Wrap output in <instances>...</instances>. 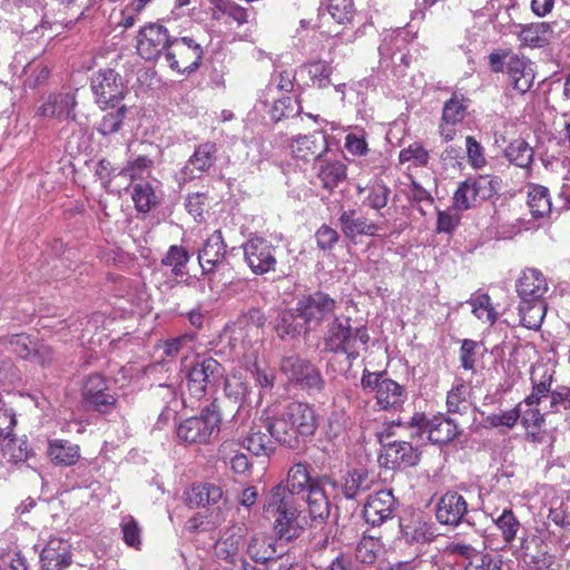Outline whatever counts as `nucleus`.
I'll list each match as a JSON object with an SVG mask.
<instances>
[{"instance_id":"obj_38","label":"nucleus","mask_w":570,"mask_h":570,"mask_svg":"<svg viewBox=\"0 0 570 570\" xmlns=\"http://www.w3.org/2000/svg\"><path fill=\"white\" fill-rule=\"evenodd\" d=\"M374 479L366 469H353L347 472L343 483V494L346 499H354L360 493L371 490Z\"/></svg>"},{"instance_id":"obj_35","label":"nucleus","mask_w":570,"mask_h":570,"mask_svg":"<svg viewBox=\"0 0 570 570\" xmlns=\"http://www.w3.org/2000/svg\"><path fill=\"white\" fill-rule=\"evenodd\" d=\"M392 190L383 180H375L370 186L356 185L357 196H363V205L380 212L389 204Z\"/></svg>"},{"instance_id":"obj_48","label":"nucleus","mask_w":570,"mask_h":570,"mask_svg":"<svg viewBox=\"0 0 570 570\" xmlns=\"http://www.w3.org/2000/svg\"><path fill=\"white\" fill-rule=\"evenodd\" d=\"M382 551V542L372 535H363L355 549L356 559L364 564H373Z\"/></svg>"},{"instance_id":"obj_34","label":"nucleus","mask_w":570,"mask_h":570,"mask_svg":"<svg viewBox=\"0 0 570 570\" xmlns=\"http://www.w3.org/2000/svg\"><path fill=\"white\" fill-rule=\"evenodd\" d=\"M47 455L55 465L71 466L80 459V448L68 440L55 439L48 442Z\"/></svg>"},{"instance_id":"obj_59","label":"nucleus","mask_w":570,"mask_h":570,"mask_svg":"<svg viewBox=\"0 0 570 570\" xmlns=\"http://www.w3.org/2000/svg\"><path fill=\"white\" fill-rule=\"evenodd\" d=\"M122 540L131 548L140 549L141 546V529L138 522L131 517H126L121 524Z\"/></svg>"},{"instance_id":"obj_15","label":"nucleus","mask_w":570,"mask_h":570,"mask_svg":"<svg viewBox=\"0 0 570 570\" xmlns=\"http://www.w3.org/2000/svg\"><path fill=\"white\" fill-rule=\"evenodd\" d=\"M282 373L303 390L321 391L324 380L320 370L308 360L298 355L285 356L281 361Z\"/></svg>"},{"instance_id":"obj_18","label":"nucleus","mask_w":570,"mask_h":570,"mask_svg":"<svg viewBox=\"0 0 570 570\" xmlns=\"http://www.w3.org/2000/svg\"><path fill=\"white\" fill-rule=\"evenodd\" d=\"M289 147L295 159L309 163L327 153L328 142L324 131L315 130L307 135L294 137Z\"/></svg>"},{"instance_id":"obj_12","label":"nucleus","mask_w":570,"mask_h":570,"mask_svg":"<svg viewBox=\"0 0 570 570\" xmlns=\"http://www.w3.org/2000/svg\"><path fill=\"white\" fill-rule=\"evenodd\" d=\"M227 245L224 242V236L220 229L214 230L205 240L203 248L198 253V262L202 273L207 277L210 287H214L217 281V274H224L228 266L226 259Z\"/></svg>"},{"instance_id":"obj_32","label":"nucleus","mask_w":570,"mask_h":570,"mask_svg":"<svg viewBox=\"0 0 570 570\" xmlns=\"http://www.w3.org/2000/svg\"><path fill=\"white\" fill-rule=\"evenodd\" d=\"M218 160V146L214 141H205L196 146L187 160L185 171L209 173Z\"/></svg>"},{"instance_id":"obj_1","label":"nucleus","mask_w":570,"mask_h":570,"mask_svg":"<svg viewBox=\"0 0 570 570\" xmlns=\"http://www.w3.org/2000/svg\"><path fill=\"white\" fill-rule=\"evenodd\" d=\"M316 483L309 475L308 464L299 462L288 470L285 485L279 483L272 488L264 504V514L267 519H274L278 539L291 541L301 535L304 528L298 520V497Z\"/></svg>"},{"instance_id":"obj_62","label":"nucleus","mask_w":570,"mask_h":570,"mask_svg":"<svg viewBox=\"0 0 570 570\" xmlns=\"http://www.w3.org/2000/svg\"><path fill=\"white\" fill-rule=\"evenodd\" d=\"M197 340L196 333H184L177 337L164 341L163 354L168 358L176 357L184 346L194 343Z\"/></svg>"},{"instance_id":"obj_31","label":"nucleus","mask_w":570,"mask_h":570,"mask_svg":"<svg viewBox=\"0 0 570 570\" xmlns=\"http://www.w3.org/2000/svg\"><path fill=\"white\" fill-rule=\"evenodd\" d=\"M297 72L304 87L324 89L332 83L331 76L333 73V67L330 62L324 60L303 63L297 67Z\"/></svg>"},{"instance_id":"obj_60","label":"nucleus","mask_w":570,"mask_h":570,"mask_svg":"<svg viewBox=\"0 0 570 570\" xmlns=\"http://www.w3.org/2000/svg\"><path fill=\"white\" fill-rule=\"evenodd\" d=\"M502 560L490 553L474 552L465 566V570H501Z\"/></svg>"},{"instance_id":"obj_30","label":"nucleus","mask_w":570,"mask_h":570,"mask_svg":"<svg viewBox=\"0 0 570 570\" xmlns=\"http://www.w3.org/2000/svg\"><path fill=\"white\" fill-rule=\"evenodd\" d=\"M515 287L520 298H546L549 291L546 276L537 268H525Z\"/></svg>"},{"instance_id":"obj_14","label":"nucleus","mask_w":570,"mask_h":570,"mask_svg":"<svg viewBox=\"0 0 570 570\" xmlns=\"http://www.w3.org/2000/svg\"><path fill=\"white\" fill-rule=\"evenodd\" d=\"M244 261L255 275L275 272L276 246L264 237L254 236L243 244Z\"/></svg>"},{"instance_id":"obj_4","label":"nucleus","mask_w":570,"mask_h":570,"mask_svg":"<svg viewBox=\"0 0 570 570\" xmlns=\"http://www.w3.org/2000/svg\"><path fill=\"white\" fill-rule=\"evenodd\" d=\"M370 340L365 325L353 327L350 316L338 315L327 323L322 344L325 353L344 355L346 361L353 364L367 351Z\"/></svg>"},{"instance_id":"obj_22","label":"nucleus","mask_w":570,"mask_h":570,"mask_svg":"<svg viewBox=\"0 0 570 570\" xmlns=\"http://www.w3.org/2000/svg\"><path fill=\"white\" fill-rule=\"evenodd\" d=\"M395 498L391 490H381L370 495L364 505V518L373 527L391 519L395 510Z\"/></svg>"},{"instance_id":"obj_9","label":"nucleus","mask_w":570,"mask_h":570,"mask_svg":"<svg viewBox=\"0 0 570 570\" xmlns=\"http://www.w3.org/2000/svg\"><path fill=\"white\" fill-rule=\"evenodd\" d=\"M224 376V366L213 357L196 358L186 368V390L190 396L200 400L206 396Z\"/></svg>"},{"instance_id":"obj_39","label":"nucleus","mask_w":570,"mask_h":570,"mask_svg":"<svg viewBox=\"0 0 570 570\" xmlns=\"http://www.w3.org/2000/svg\"><path fill=\"white\" fill-rule=\"evenodd\" d=\"M504 156L517 167L529 170L533 164L534 150L524 139L517 138L505 147Z\"/></svg>"},{"instance_id":"obj_49","label":"nucleus","mask_w":570,"mask_h":570,"mask_svg":"<svg viewBox=\"0 0 570 570\" xmlns=\"http://www.w3.org/2000/svg\"><path fill=\"white\" fill-rule=\"evenodd\" d=\"M469 395L470 387L469 385L460 380L458 381L452 389L448 392L446 395V406L450 413H462L468 409L469 405Z\"/></svg>"},{"instance_id":"obj_44","label":"nucleus","mask_w":570,"mask_h":570,"mask_svg":"<svg viewBox=\"0 0 570 570\" xmlns=\"http://www.w3.org/2000/svg\"><path fill=\"white\" fill-rule=\"evenodd\" d=\"M131 199L138 213H149L157 204L158 197L148 181L132 185Z\"/></svg>"},{"instance_id":"obj_7","label":"nucleus","mask_w":570,"mask_h":570,"mask_svg":"<svg viewBox=\"0 0 570 570\" xmlns=\"http://www.w3.org/2000/svg\"><path fill=\"white\" fill-rule=\"evenodd\" d=\"M337 307V301L330 294L323 291H315L303 295L297 301L295 313L303 321L305 333H309L337 316L335 314Z\"/></svg>"},{"instance_id":"obj_36","label":"nucleus","mask_w":570,"mask_h":570,"mask_svg":"<svg viewBox=\"0 0 570 570\" xmlns=\"http://www.w3.org/2000/svg\"><path fill=\"white\" fill-rule=\"evenodd\" d=\"M278 548L279 546L277 544L276 538L265 533H257L250 538L247 546V553L255 562L265 564L266 561L277 554Z\"/></svg>"},{"instance_id":"obj_56","label":"nucleus","mask_w":570,"mask_h":570,"mask_svg":"<svg viewBox=\"0 0 570 570\" xmlns=\"http://www.w3.org/2000/svg\"><path fill=\"white\" fill-rule=\"evenodd\" d=\"M126 116V107L122 106L117 110L107 112L100 120L97 130L102 136H108L117 132L124 122Z\"/></svg>"},{"instance_id":"obj_57","label":"nucleus","mask_w":570,"mask_h":570,"mask_svg":"<svg viewBox=\"0 0 570 570\" xmlns=\"http://www.w3.org/2000/svg\"><path fill=\"white\" fill-rule=\"evenodd\" d=\"M224 392L228 399L242 403L249 393V384L240 376L232 375L225 381Z\"/></svg>"},{"instance_id":"obj_50","label":"nucleus","mask_w":570,"mask_h":570,"mask_svg":"<svg viewBox=\"0 0 570 570\" xmlns=\"http://www.w3.org/2000/svg\"><path fill=\"white\" fill-rule=\"evenodd\" d=\"M430 160L429 150L420 141H414L399 153L401 164L410 163L414 167H425Z\"/></svg>"},{"instance_id":"obj_55","label":"nucleus","mask_w":570,"mask_h":570,"mask_svg":"<svg viewBox=\"0 0 570 570\" xmlns=\"http://www.w3.org/2000/svg\"><path fill=\"white\" fill-rule=\"evenodd\" d=\"M297 313L292 311L284 312L275 326L277 335L282 340L296 337L301 334L302 325L296 323Z\"/></svg>"},{"instance_id":"obj_53","label":"nucleus","mask_w":570,"mask_h":570,"mask_svg":"<svg viewBox=\"0 0 570 570\" xmlns=\"http://www.w3.org/2000/svg\"><path fill=\"white\" fill-rule=\"evenodd\" d=\"M472 306V313L482 322H488L493 325L498 320V313L495 312L491 297L488 294H480L472 298L470 302Z\"/></svg>"},{"instance_id":"obj_23","label":"nucleus","mask_w":570,"mask_h":570,"mask_svg":"<svg viewBox=\"0 0 570 570\" xmlns=\"http://www.w3.org/2000/svg\"><path fill=\"white\" fill-rule=\"evenodd\" d=\"M77 100L71 92L50 94L38 108V115L45 118H52L58 121L66 119L76 120L75 108Z\"/></svg>"},{"instance_id":"obj_3","label":"nucleus","mask_w":570,"mask_h":570,"mask_svg":"<svg viewBox=\"0 0 570 570\" xmlns=\"http://www.w3.org/2000/svg\"><path fill=\"white\" fill-rule=\"evenodd\" d=\"M542 370L540 376L532 372L531 393L517 404L519 421L524 429L525 438L533 443H542L547 432V417L546 413L541 412L540 404L544 397H548L556 373L546 366Z\"/></svg>"},{"instance_id":"obj_54","label":"nucleus","mask_w":570,"mask_h":570,"mask_svg":"<svg viewBox=\"0 0 570 570\" xmlns=\"http://www.w3.org/2000/svg\"><path fill=\"white\" fill-rule=\"evenodd\" d=\"M269 438L261 431V429L250 428L246 438L243 441V446L246 448L254 455L266 454L271 448Z\"/></svg>"},{"instance_id":"obj_61","label":"nucleus","mask_w":570,"mask_h":570,"mask_svg":"<svg viewBox=\"0 0 570 570\" xmlns=\"http://www.w3.org/2000/svg\"><path fill=\"white\" fill-rule=\"evenodd\" d=\"M465 147L469 165L473 169L483 168L487 165V158L482 145L473 136H466Z\"/></svg>"},{"instance_id":"obj_17","label":"nucleus","mask_w":570,"mask_h":570,"mask_svg":"<svg viewBox=\"0 0 570 570\" xmlns=\"http://www.w3.org/2000/svg\"><path fill=\"white\" fill-rule=\"evenodd\" d=\"M212 20L217 24L240 28L256 20L254 9L244 8L234 0H208Z\"/></svg>"},{"instance_id":"obj_41","label":"nucleus","mask_w":570,"mask_h":570,"mask_svg":"<svg viewBox=\"0 0 570 570\" xmlns=\"http://www.w3.org/2000/svg\"><path fill=\"white\" fill-rule=\"evenodd\" d=\"M2 453L9 462L14 464L26 462L35 454L26 438H17L13 434L4 439Z\"/></svg>"},{"instance_id":"obj_8","label":"nucleus","mask_w":570,"mask_h":570,"mask_svg":"<svg viewBox=\"0 0 570 570\" xmlns=\"http://www.w3.org/2000/svg\"><path fill=\"white\" fill-rule=\"evenodd\" d=\"M222 414L217 401L205 406L199 415L188 417L177 426V436L187 443H209L212 436L219 432Z\"/></svg>"},{"instance_id":"obj_28","label":"nucleus","mask_w":570,"mask_h":570,"mask_svg":"<svg viewBox=\"0 0 570 570\" xmlns=\"http://www.w3.org/2000/svg\"><path fill=\"white\" fill-rule=\"evenodd\" d=\"M338 222L344 236L352 240L358 236H375L380 229L379 224L357 215L356 209L344 210Z\"/></svg>"},{"instance_id":"obj_46","label":"nucleus","mask_w":570,"mask_h":570,"mask_svg":"<svg viewBox=\"0 0 570 570\" xmlns=\"http://www.w3.org/2000/svg\"><path fill=\"white\" fill-rule=\"evenodd\" d=\"M226 515L223 511L222 507H217L215 510L210 512L209 515L203 513H196L191 518H189L186 522V529L191 532H199L208 530V525L218 527L223 522H225Z\"/></svg>"},{"instance_id":"obj_19","label":"nucleus","mask_w":570,"mask_h":570,"mask_svg":"<svg viewBox=\"0 0 570 570\" xmlns=\"http://www.w3.org/2000/svg\"><path fill=\"white\" fill-rule=\"evenodd\" d=\"M91 88L100 105H114L124 98L121 77L112 69L99 70L91 81Z\"/></svg>"},{"instance_id":"obj_24","label":"nucleus","mask_w":570,"mask_h":570,"mask_svg":"<svg viewBox=\"0 0 570 570\" xmlns=\"http://www.w3.org/2000/svg\"><path fill=\"white\" fill-rule=\"evenodd\" d=\"M42 570H66L72 563L71 544L61 538H51L40 553Z\"/></svg>"},{"instance_id":"obj_6","label":"nucleus","mask_w":570,"mask_h":570,"mask_svg":"<svg viewBox=\"0 0 570 570\" xmlns=\"http://www.w3.org/2000/svg\"><path fill=\"white\" fill-rule=\"evenodd\" d=\"M498 189L499 179L495 176H469L458 185L452 197V208L458 212L478 208L492 198Z\"/></svg>"},{"instance_id":"obj_63","label":"nucleus","mask_w":570,"mask_h":570,"mask_svg":"<svg viewBox=\"0 0 570 570\" xmlns=\"http://www.w3.org/2000/svg\"><path fill=\"white\" fill-rule=\"evenodd\" d=\"M154 161L147 156H138L118 173V175L129 176L131 180L141 178L146 170L153 167Z\"/></svg>"},{"instance_id":"obj_25","label":"nucleus","mask_w":570,"mask_h":570,"mask_svg":"<svg viewBox=\"0 0 570 570\" xmlns=\"http://www.w3.org/2000/svg\"><path fill=\"white\" fill-rule=\"evenodd\" d=\"M505 72L513 89L520 94L528 92L534 81V71L531 61L524 56L508 55L505 61Z\"/></svg>"},{"instance_id":"obj_27","label":"nucleus","mask_w":570,"mask_h":570,"mask_svg":"<svg viewBox=\"0 0 570 570\" xmlns=\"http://www.w3.org/2000/svg\"><path fill=\"white\" fill-rule=\"evenodd\" d=\"M468 511L465 499L458 492H446L436 505V519L442 524L456 525Z\"/></svg>"},{"instance_id":"obj_29","label":"nucleus","mask_w":570,"mask_h":570,"mask_svg":"<svg viewBox=\"0 0 570 570\" xmlns=\"http://www.w3.org/2000/svg\"><path fill=\"white\" fill-rule=\"evenodd\" d=\"M517 36L522 47L544 48L551 43L554 30L550 22H531L520 24Z\"/></svg>"},{"instance_id":"obj_64","label":"nucleus","mask_w":570,"mask_h":570,"mask_svg":"<svg viewBox=\"0 0 570 570\" xmlns=\"http://www.w3.org/2000/svg\"><path fill=\"white\" fill-rule=\"evenodd\" d=\"M479 347V343L473 340L465 338L462 341L460 362L465 371H474Z\"/></svg>"},{"instance_id":"obj_21","label":"nucleus","mask_w":570,"mask_h":570,"mask_svg":"<svg viewBox=\"0 0 570 570\" xmlns=\"http://www.w3.org/2000/svg\"><path fill=\"white\" fill-rule=\"evenodd\" d=\"M468 116V105L463 97L456 94L446 100L443 105L439 134L444 141H452L456 135L455 126L463 122Z\"/></svg>"},{"instance_id":"obj_42","label":"nucleus","mask_w":570,"mask_h":570,"mask_svg":"<svg viewBox=\"0 0 570 570\" xmlns=\"http://www.w3.org/2000/svg\"><path fill=\"white\" fill-rule=\"evenodd\" d=\"M528 206L533 218H543L551 213V199L547 187L533 185L529 187Z\"/></svg>"},{"instance_id":"obj_10","label":"nucleus","mask_w":570,"mask_h":570,"mask_svg":"<svg viewBox=\"0 0 570 570\" xmlns=\"http://www.w3.org/2000/svg\"><path fill=\"white\" fill-rule=\"evenodd\" d=\"M204 49L193 37H171L165 60L168 67L178 73H191L202 63Z\"/></svg>"},{"instance_id":"obj_5","label":"nucleus","mask_w":570,"mask_h":570,"mask_svg":"<svg viewBox=\"0 0 570 570\" xmlns=\"http://www.w3.org/2000/svg\"><path fill=\"white\" fill-rule=\"evenodd\" d=\"M361 387L365 394L375 400L381 411L399 412L407 401L406 387L391 379L386 371L372 372L368 368L362 371Z\"/></svg>"},{"instance_id":"obj_16","label":"nucleus","mask_w":570,"mask_h":570,"mask_svg":"<svg viewBox=\"0 0 570 570\" xmlns=\"http://www.w3.org/2000/svg\"><path fill=\"white\" fill-rule=\"evenodd\" d=\"M171 36L168 29L158 22H149L142 26L137 35V53L145 60H157L166 56Z\"/></svg>"},{"instance_id":"obj_37","label":"nucleus","mask_w":570,"mask_h":570,"mask_svg":"<svg viewBox=\"0 0 570 570\" xmlns=\"http://www.w3.org/2000/svg\"><path fill=\"white\" fill-rule=\"evenodd\" d=\"M243 543V535L238 532L226 531L214 546V553L217 559L235 566L240 560L239 549Z\"/></svg>"},{"instance_id":"obj_51","label":"nucleus","mask_w":570,"mask_h":570,"mask_svg":"<svg viewBox=\"0 0 570 570\" xmlns=\"http://www.w3.org/2000/svg\"><path fill=\"white\" fill-rule=\"evenodd\" d=\"M189 258V253L184 246L171 245L161 258V264L171 267L175 276H180Z\"/></svg>"},{"instance_id":"obj_40","label":"nucleus","mask_w":570,"mask_h":570,"mask_svg":"<svg viewBox=\"0 0 570 570\" xmlns=\"http://www.w3.org/2000/svg\"><path fill=\"white\" fill-rule=\"evenodd\" d=\"M347 176V168L340 160H327L320 165L317 177L322 183V187L333 190L340 183L344 181Z\"/></svg>"},{"instance_id":"obj_45","label":"nucleus","mask_w":570,"mask_h":570,"mask_svg":"<svg viewBox=\"0 0 570 570\" xmlns=\"http://www.w3.org/2000/svg\"><path fill=\"white\" fill-rule=\"evenodd\" d=\"M547 529L551 534L558 537L570 533V512L563 503L550 508L547 517Z\"/></svg>"},{"instance_id":"obj_47","label":"nucleus","mask_w":570,"mask_h":570,"mask_svg":"<svg viewBox=\"0 0 570 570\" xmlns=\"http://www.w3.org/2000/svg\"><path fill=\"white\" fill-rule=\"evenodd\" d=\"M493 521L500 530L504 543L511 544L517 539V534L521 529V523L512 509H504Z\"/></svg>"},{"instance_id":"obj_20","label":"nucleus","mask_w":570,"mask_h":570,"mask_svg":"<svg viewBox=\"0 0 570 570\" xmlns=\"http://www.w3.org/2000/svg\"><path fill=\"white\" fill-rule=\"evenodd\" d=\"M224 498L223 488L213 482H195L184 492V502L190 509L219 507Z\"/></svg>"},{"instance_id":"obj_52","label":"nucleus","mask_w":570,"mask_h":570,"mask_svg":"<svg viewBox=\"0 0 570 570\" xmlns=\"http://www.w3.org/2000/svg\"><path fill=\"white\" fill-rule=\"evenodd\" d=\"M327 12L341 24L351 23L355 16V6L353 0H328Z\"/></svg>"},{"instance_id":"obj_33","label":"nucleus","mask_w":570,"mask_h":570,"mask_svg":"<svg viewBox=\"0 0 570 570\" xmlns=\"http://www.w3.org/2000/svg\"><path fill=\"white\" fill-rule=\"evenodd\" d=\"M519 315L522 326L538 331L547 314L546 298H520Z\"/></svg>"},{"instance_id":"obj_13","label":"nucleus","mask_w":570,"mask_h":570,"mask_svg":"<svg viewBox=\"0 0 570 570\" xmlns=\"http://www.w3.org/2000/svg\"><path fill=\"white\" fill-rule=\"evenodd\" d=\"M81 396L86 407L94 412L110 414L117 409V396L111 393L102 374L94 373L83 380Z\"/></svg>"},{"instance_id":"obj_58","label":"nucleus","mask_w":570,"mask_h":570,"mask_svg":"<svg viewBox=\"0 0 570 570\" xmlns=\"http://www.w3.org/2000/svg\"><path fill=\"white\" fill-rule=\"evenodd\" d=\"M550 411L552 413L570 411V386L558 385L554 390L550 387Z\"/></svg>"},{"instance_id":"obj_2","label":"nucleus","mask_w":570,"mask_h":570,"mask_svg":"<svg viewBox=\"0 0 570 570\" xmlns=\"http://www.w3.org/2000/svg\"><path fill=\"white\" fill-rule=\"evenodd\" d=\"M264 426L278 443L298 449L318 428V415L313 405L293 401L274 415L263 417Z\"/></svg>"},{"instance_id":"obj_26","label":"nucleus","mask_w":570,"mask_h":570,"mask_svg":"<svg viewBox=\"0 0 570 570\" xmlns=\"http://www.w3.org/2000/svg\"><path fill=\"white\" fill-rule=\"evenodd\" d=\"M420 429L428 434V439L434 444H448L460 434L458 424L444 414L422 419Z\"/></svg>"},{"instance_id":"obj_11","label":"nucleus","mask_w":570,"mask_h":570,"mask_svg":"<svg viewBox=\"0 0 570 570\" xmlns=\"http://www.w3.org/2000/svg\"><path fill=\"white\" fill-rule=\"evenodd\" d=\"M393 436L394 432L390 428L379 434V442L382 446L379 456L380 464L391 470L416 465L421 458L419 449L406 441L393 440Z\"/></svg>"},{"instance_id":"obj_43","label":"nucleus","mask_w":570,"mask_h":570,"mask_svg":"<svg viewBox=\"0 0 570 570\" xmlns=\"http://www.w3.org/2000/svg\"><path fill=\"white\" fill-rule=\"evenodd\" d=\"M306 502L309 515L313 519H326L330 515L331 505L324 489L318 484L309 485Z\"/></svg>"}]
</instances>
